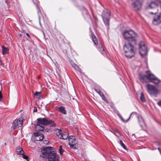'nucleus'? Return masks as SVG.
Here are the masks:
<instances>
[{
	"label": "nucleus",
	"instance_id": "nucleus-38",
	"mask_svg": "<svg viewBox=\"0 0 161 161\" xmlns=\"http://www.w3.org/2000/svg\"><path fill=\"white\" fill-rule=\"evenodd\" d=\"M156 12H155L154 13H153L152 12H150L149 13L151 14H156Z\"/></svg>",
	"mask_w": 161,
	"mask_h": 161
},
{
	"label": "nucleus",
	"instance_id": "nucleus-7",
	"mask_svg": "<svg viewBox=\"0 0 161 161\" xmlns=\"http://www.w3.org/2000/svg\"><path fill=\"white\" fill-rule=\"evenodd\" d=\"M143 2V0H136L132 3V6L135 11L137 12L141 10Z\"/></svg>",
	"mask_w": 161,
	"mask_h": 161
},
{
	"label": "nucleus",
	"instance_id": "nucleus-13",
	"mask_svg": "<svg viewBox=\"0 0 161 161\" xmlns=\"http://www.w3.org/2000/svg\"><path fill=\"white\" fill-rule=\"evenodd\" d=\"M69 144L71 148L76 149V141L73 136H69L68 138Z\"/></svg>",
	"mask_w": 161,
	"mask_h": 161
},
{
	"label": "nucleus",
	"instance_id": "nucleus-1",
	"mask_svg": "<svg viewBox=\"0 0 161 161\" xmlns=\"http://www.w3.org/2000/svg\"><path fill=\"white\" fill-rule=\"evenodd\" d=\"M41 158H47L48 161H59V157L53 147H48L41 149Z\"/></svg>",
	"mask_w": 161,
	"mask_h": 161
},
{
	"label": "nucleus",
	"instance_id": "nucleus-17",
	"mask_svg": "<svg viewBox=\"0 0 161 161\" xmlns=\"http://www.w3.org/2000/svg\"><path fill=\"white\" fill-rule=\"evenodd\" d=\"M2 54L3 55L8 54L9 53V49L7 47H5L4 46L2 47Z\"/></svg>",
	"mask_w": 161,
	"mask_h": 161
},
{
	"label": "nucleus",
	"instance_id": "nucleus-18",
	"mask_svg": "<svg viewBox=\"0 0 161 161\" xmlns=\"http://www.w3.org/2000/svg\"><path fill=\"white\" fill-rule=\"evenodd\" d=\"M16 152L18 154H23L24 153V152L22 148L19 147L17 148Z\"/></svg>",
	"mask_w": 161,
	"mask_h": 161
},
{
	"label": "nucleus",
	"instance_id": "nucleus-41",
	"mask_svg": "<svg viewBox=\"0 0 161 161\" xmlns=\"http://www.w3.org/2000/svg\"><path fill=\"white\" fill-rule=\"evenodd\" d=\"M2 64V63L1 61V60H0V65H1Z\"/></svg>",
	"mask_w": 161,
	"mask_h": 161
},
{
	"label": "nucleus",
	"instance_id": "nucleus-28",
	"mask_svg": "<svg viewBox=\"0 0 161 161\" xmlns=\"http://www.w3.org/2000/svg\"><path fill=\"white\" fill-rule=\"evenodd\" d=\"M72 67L74 68L75 69H76V70H78L79 69V67L77 65H76V64H72Z\"/></svg>",
	"mask_w": 161,
	"mask_h": 161
},
{
	"label": "nucleus",
	"instance_id": "nucleus-11",
	"mask_svg": "<svg viewBox=\"0 0 161 161\" xmlns=\"http://www.w3.org/2000/svg\"><path fill=\"white\" fill-rule=\"evenodd\" d=\"M23 121L22 118L15 120L13 123L12 127L15 129L19 127H21L23 125Z\"/></svg>",
	"mask_w": 161,
	"mask_h": 161
},
{
	"label": "nucleus",
	"instance_id": "nucleus-42",
	"mask_svg": "<svg viewBox=\"0 0 161 161\" xmlns=\"http://www.w3.org/2000/svg\"><path fill=\"white\" fill-rule=\"evenodd\" d=\"M39 11L38 10V13H39Z\"/></svg>",
	"mask_w": 161,
	"mask_h": 161
},
{
	"label": "nucleus",
	"instance_id": "nucleus-22",
	"mask_svg": "<svg viewBox=\"0 0 161 161\" xmlns=\"http://www.w3.org/2000/svg\"><path fill=\"white\" fill-rule=\"evenodd\" d=\"M92 41L95 45H97L98 44L96 36L94 35H92Z\"/></svg>",
	"mask_w": 161,
	"mask_h": 161
},
{
	"label": "nucleus",
	"instance_id": "nucleus-32",
	"mask_svg": "<svg viewBox=\"0 0 161 161\" xmlns=\"http://www.w3.org/2000/svg\"><path fill=\"white\" fill-rule=\"evenodd\" d=\"M23 157L24 159H25L27 160V159L28 158V157L27 156L24 155V154H22Z\"/></svg>",
	"mask_w": 161,
	"mask_h": 161
},
{
	"label": "nucleus",
	"instance_id": "nucleus-25",
	"mask_svg": "<svg viewBox=\"0 0 161 161\" xmlns=\"http://www.w3.org/2000/svg\"><path fill=\"white\" fill-rule=\"evenodd\" d=\"M99 50L102 54H104L105 51L102 45H101V47L99 49Z\"/></svg>",
	"mask_w": 161,
	"mask_h": 161
},
{
	"label": "nucleus",
	"instance_id": "nucleus-33",
	"mask_svg": "<svg viewBox=\"0 0 161 161\" xmlns=\"http://www.w3.org/2000/svg\"><path fill=\"white\" fill-rule=\"evenodd\" d=\"M49 143V142L47 140H44L43 142V144L45 145H47Z\"/></svg>",
	"mask_w": 161,
	"mask_h": 161
},
{
	"label": "nucleus",
	"instance_id": "nucleus-31",
	"mask_svg": "<svg viewBox=\"0 0 161 161\" xmlns=\"http://www.w3.org/2000/svg\"><path fill=\"white\" fill-rule=\"evenodd\" d=\"M40 94H41V92H36L34 94V95L35 96H39Z\"/></svg>",
	"mask_w": 161,
	"mask_h": 161
},
{
	"label": "nucleus",
	"instance_id": "nucleus-30",
	"mask_svg": "<svg viewBox=\"0 0 161 161\" xmlns=\"http://www.w3.org/2000/svg\"><path fill=\"white\" fill-rule=\"evenodd\" d=\"M34 3L36 5L37 8L38 9H39V8L38 7V4L39 3V2L38 1H36V3L35 2L34 0H32Z\"/></svg>",
	"mask_w": 161,
	"mask_h": 161
},
{
	"label": "nucleus",
	"instance_id": "nucleus-2",
	"mask_svg": "<svg viewBox=\"0 0 161 161\" xmlns=\"http://www.w3.org/2000/svg\"><path fill=\"white\" fill-rule=\"evenodd\" d=\"M146 75L141 74H139V78L142 82H147V79H148L150 82L156 84H158L160 82V80L152 74L150 71H146Z\"/></svg>",
	"mask_w": 161,
	"mask_h": 161
},
{
	"label": "nucleus",
	"instance_id": "nucleus-6",
	"mask_svg": "<svg viewBox=\"0 0 161 161\" xmlns=\"http://www.w3.org/2000/svg\"><path fill=\"white\" fill-rule=\"evenodd\" d=\"M147 92L150 95H153L156 97L159 92L158 89L152 85L147 84Z\"/></svg>",
	"mask_w": 161,
	"mask_h": 161
},
{
	"label": "nucleus",
	"instance_id": "nucleus-23",
	"mask_svg": "<svg viewBox=\"0 0 161 161\" xmlns=\"http://www.w3.org/2000/svg\"><path fill=\"white\" fill-rule=\"evenodd\" d=\"M95 90L100 95L101 97L102 98L104 101H106L107 99H106V97L102 93H101L100 91H97V89H95Z\"/></svg>",
	"mask_w": 161,
	"mask_h": 161
},
{
	"label": "nucleus",
	"instance_id": "nucleus-26",
	"mask_svg": "<svg viewBox=\"0 0 161 161\" xmlns=\"http://www.w3.org/2000/svg\"><path fill=\"white\" fill-rule=\"evenodd\" d=\"M140 97V99L142 101V102H145L146 100H145L143 94L142 92L141 94Z\"/></svg>",
	"mask_w": 161,
	"mask_h": 161
},
{
	"label": "nucleus",
	"instance_id": "nucleus-40",
	"mask_svg": "<svg viewBox=\"0 0 161 161\" xmlns=\"http://www.w3.org/2000/svg\"><path fill=\"white\" fill-rule=\"evenodd\" d=\"M158 149L159 151L160 152V153H161V150H160V149L159 148H158Z\"/></svg>",
	"mask_w": 161,
	"mask_h": 161
},
{
	"label": "nucleus",
	"instance_id": "nucleus-36",
	"mask_svg": "<svg viewBox=\"0 0 161 161\" xmlns=\"http://www.w3.org/2000/svg\"><path fill=\"white\" fill-rule=\"evenodd\" d=\"M37 111V109L36 107H34V112H36Z\"/></svg>",
	"mask_w": 161,
	"mask_h": 161
},
{
	"label": "nucleus",
	"instance_id": "nucleus-34",
	"mask_svg": "<svg viewBox=\"0 0 161 161\" xmlns=\"http://www.w3.org/2000/svg\"><path fill=\"white\" fill-rule=\"evenodd\" d=\"M2 97H3L2 94V92L1 91H0V101L1 100Z\"/></svg>",
	"mask_w": 161,
	"mask_h": 161
},
{
	"label": "nucleus",
	"instance_id": "nucleus-19",
	"mask_svg": "<svg viewBox=\"0 0 161 161\" xmlns=\"http://www.w3.org/2000/svg\"><path fill=\"white\" fill-rule=\"evenodd\" d=\"M58 109L59 111L60 112H61L64 114H66V111L65 110L64 108V107H59L58 108Z\"/></svg>",
	"mask_w": 161,
	"mask_h": 161
},
{
	"label": "nucleus",
	"instance_id": "nucleus-12",
	"mask_svg": "<svg viewBox=\"0 0 161 161\" xmlns=\"http://www.w3.org/2000/svg\"><path fill=\"white\" fill-rule=\"evenodd\" d=\"M44 137L43 135L39 132H37L34 133L32 136V140L33 142L36 141H41L43 140Z\"/></svg>",
	"mask_w": 161,
	"mask_h": 161
},
{
	"label": "nucleus",
	"instance_id": "nucleus-21",
	"mask_svg": "<svg viewBox=\"0 0 161 161\" xmlns=\"http://www.w3.org/2000/svg\"><path fill=\"white\" fill-rule=\"evenodd\" d=\"M111 131L117 137H119L120 135L119 132L116 129L114 130L113 131Z\"/></svg>",
	"mask_w": 161,
	"mask_h": 161
},
{
	"label": "nucleus",
	"instance_id": "nucleus-15",
	"mask_svg": "<svg viewBox=\"0 0 161 161\" xmlns=\"http://www.w3.org/2000/svg\"><path fill=\"white\" fill-rule=\"evenodd\" d=\"M161 23V14L156 16L154 18L153 23L155 25H158Z\"/></svg>",
	"mask_w": 161,
	"mask_h": 161
},
{
	"label": "nucleus",
	"instance_id": "nucleus-14",
	"mask_svg": "<svg viewBox=\"0 0 161 161\" xmlns=\"http://www.w3.org/2000/svg\"><path fill=\"white\" fill-rule=\"evenodd\" d=\"M159 4L158 0H152L150 3H148V7L151 9L156 8Z\"/></svg>",
	"mask_w": 161,
	"mask_h": 161
},
{
	"label": "nucleus",
	"instance_id": "nucleus-8",
	"mask_svg": "<svg viewBox=\"0 0 161 161\" xmlns=\"http://www.w3.org/2000/svg\"><path fill=\"white\" fill-rule=\"evenodd\" d=\"M55 133L57 136L61 139L65 140L68 136V134L67 132H63L61 130L58 129H57L55 130Z\"/></svg>",
	"mask_w": 161,
	"mask_h": 161
},
{
	"label": "nucleus",
	"instance_id": "nucleus-10",
	"mask_svg": "<svg viewBox=\"0 0 161 161\" xmlns=\"http://www.w3.org/2000/svg\"><path fill=\"white\" fill-rule=\"evenodd\" d=\"M110 17V12L109 11L107 10L104 11L102 14V17L104 22L106 25L109 24Z\"/></svg>",
	"mask_w": 161,
	"mask_h": 161
},
{
	"label": "nucleus",
	"instance_id": "nucleus-37",
	"mask_svg": "<svg viewBox=\"0 0 161 161\" xmlns=\"http://www.w3.org/2000/svg\"><path fill=\"white\" fill-rule=\"evenodd\" d=\"M26 35L28 37H29L30 38H31V37L28 33H26Z\"/></svg>",
	"mask_w": 161,
	"mask_h": 161
},
{
	"label": "nucleus",
	"instance_id": "nucleus-35",
	"mask_svg": "<svg viewBox=\"0 0 161 161\" xmlns=\"http://www.w3.org/2000/svg\"><path fill=\"white\" fill-rule=\"evenodd\" d=\"M158 104L159 106H161V100L159 101V102H158Z\"/></svg>",
	"mask_w": 161,
	"mask_h": 161
},
{
	"label": "nucleus",
	"instance_id": "nucleus-9",
	"mask_svg": "<svg viewBox=\"0 0 161 161\" xmlns=\"http://www.w3.org/2000/svg\"><path fill=\"white\" fill-rule=\"evenodd\" d=\"M139 52L141 55L143 57L147 54V48L144 42H140L139 45Z\"/></svg>",
	"mask_w": 161,
	"mask_h": 161
},
{
	"label": "nucleus",
	"instance_id": "nucleus-27",
	"mask_svg": "<svg viewBox=\"0 0 161 161\" xmlns=\"http://www.w3.org/2000/svg\"><path fill=\"white\" fill-rule=\"evenodd\" d=\"M119 143L121 146L123 147L125 149H126V147L124 145V144L122 142V141L121 140H120Z\"/></svg>",
	"mask_w": 161,
	"mask_h": 161
},
{
	"label": "nucleus",
	"instance_id": "nucleus-43",
	"mask_svg": "<svg viewBox=\"0 0 161 161\" xmlns=\"http://www.w3.org/2000/svg\"><path fill=\"white\" fill-rule=\"evenodd\" d=\"M5 145H6V143H5Z\"/></svg>",
	"mask_w": 161,
	"mask_h": 161
},
{
	"label": "nucleus",
	"instance_id": "nucleus-3",
	"mask_svg": "<svg viewBox=\"0 0 161 161\" xmlns=\"http://www.w3.org/2000/svg\"><path fill=\"white\" fill-rule=\"evenodd\" d=\"M123 50L125 55L128 58H130L135 54V48L132 44L128 42H126L123 47Z\"/></svg>",
	"mask_w": 161,
	"mask_h": 161
},
{
	"label": "nucleus",
	"instance_id": "nucleus-5",
	"mask_svg": "<svg viewBox=\"0 0 161 161\" xmlns=\"http://www.w3.org/2000/svg\"><path fill=\"white\" fill-rule=\"evenodd\" d=\"M37 124L42 125H47L51 126H55V124L51 120H47L46 118H40L37 119Z\"/></svg>",
	"mask_w": 161,
	"mask_h": 161
},
{
	"label": "nucleus",
	"instance_id": "nucleus-29",
	"mask_svg": "<svg viewBox=\"0 0 161 161\" xmlns=\"http://www.w3.org/2000/svg\"><path fill=\"white\" fill-rule=\"evenodd\" d=\"M118 116L120 118V119L121 120L123 121V122H127L129 119L130 118V117H129V119H127V120L125 121L124 120V119H123L122 118V117H121V116L119 114H118Z\"/></svg>",
	"mask_w": 161,
	"mask_h": 161
},
{
	"label": "nucleus",
	"instance_id": "nucleus-24",
	"mask_svg": "<svg viewBox=\"0 0 161 161\" xmlns=\"http://www.w3.org/2000/svg\"><path fill=\"white\" fill-rule=\"evenodd\" d=\"M64 151V150L62 146V145L60 146L59 147V151L60 154L61 155H62Z\"/></svg>",
	"mask_w": 161,
	"mask_h": 161
},
{
	"label": "nucleus",
	"instance_id": "nucleus-39",
	"mask_svg": "<svg viewBox=\"0 0 161 161\" xmlns=\"http://www.w3.org/2000/svg\"><path fill=\"white\" fill-rule=\"evenodd\" d=\"M159 3L161 4V0H158Z\"/></svg>",
	"mask_w": 161,
	"mask_h": 161
},
{
	"label": "nucleus",
	"instance_id": "nucleus-20",
	"mask_svg": "<svg viewBox=\"0 0 161 161\" xmlns=\"http://www.w3.org/2000/svg\"><path fill=\"white\" fill-rule=\"evenodd\" d=\"M138 119L139 124L141 127H142L144 125L143 119L141 117H138Z\"/></svg>",
	"mask_w": 161,
	"mask_h": 161
},
{
	"label": "nucleus",
	"instance_id": "nucleus-16",
	"mask_svg": "<svg viewBox=\"0 0 161 161\" xmlns=\"http://www.w3.org/2000/svg\"><path fill=\"white\" fill-rule=\"evenodd\" d=\"M35 129L37 131H43L44 129V126L43 125L37 124L35 125Z\"/></svg>",
	"mask_w": 161,
	"mask_h": 161
},
{
	"label": "nucleus",
	"instance_id": "nucleus-4",
	"mask_svg": "<svg viewBox=\"0 0 161 161\" xmlns=\"http://www.w3.org/2000/svg\"><path fill=\"white\" fill-rule=\"evenodd\" d=\"M124 39L128 42L136 43L137 35L134 31L130 30L126 31L123 33Z\"/></svg>",
	"mask_w": 161,
	"mask_h": 161
}]
</instances>
